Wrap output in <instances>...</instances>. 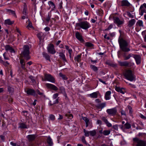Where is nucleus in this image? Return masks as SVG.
I'll return each mask as SVG.
<instances>
[{
    "label": "nucleus",
    "instance_id": "f257e3e1",
    "mask_svg": "<svg viewBox=\"0 0 146 146\" xmlns=\"http://www.w3.org/2000/svg\"><path fill=\"white\" fill-rule=\"evenodd\" d=\"M118 42L119 46L122 51L121 54L124 60L128 59V43L127 42L124 40L120 36L118 39Z\"/></svg>",
    "mask_w": 146,
    "mask_h": 146
},
{
    "label": "nucleus",
    "instance_id": "f03ea898",
    "mask_svg": "<svg viewBox=\"0 0 146 146\" xmlns=\"http://www.w3.org/2000/svg\"><path fill=\"white\" fill-rule=\"evenodd\" d=\"M29 54V46L25 45L23 47V50L21 54L22 57H24L25 59L28 60L31 58Z\"/></svg>",
    "mask_w": 146,
    "mask_h": 146
},
{
    "label": "nucleus",
    "instance_id": "7ed1b4c3",
    "mask_svg": "<svg viewBox=\"0 0 146 146\" xmlns=\"http://www.w3.org/2000/svg\"><path fill=\"white\" fill-rule=\"evenodd\" d=\"M76 25V26L80 27L81 28L85 30L88 29L90 27V25L89 23L87 21L77 23Z\"/></svg>",
    "mask_w": 146,
    "mask_h": 146
},
{
    "label": "nucleus",
    "instance_id": "20e7f679",
    "mask_svg": "<svg viewBox=\"0 0 146 146\" xmlns=\"http://www.w3.org/2000/svg\"><path fill=\"white\" fill-rule=\"evenodd\" d=\"M133 141L137 146H146V142L145 141L136 138L133 139Z\"/></svg>",
    "mask_w": 146,
    "mask_h": 146
},
{
    "label": "nucleus",
    "instance_id": "39448f33",
    "mask_svg": "<svg viewBox=\"0 0 146 146\" xmlns=\"http://www.w3.org/2000/svg\"><path fill=\"white\" fill-rule=\"evenodd\" d=\"M28 140V145L29 146H33L34 145V143L33 142L35 138V135H29L27 137Z\"/></svg>",
    "mask_w": 146,
    "mask_h": 146
},
{
    "label": "nucleus",
    "instance_id": "423d86ee",
    "mask_svg": "<svg viewBox=\"0 0 146 146\" xmlns=\"http://www.w3.org/2000/svg\"><path fill=\"white\" fill-rule=\"evenodd\" d=\"M136 76L134 74V70H128V80L130 81H135Z\"/></svg>",
    "mask_w": 146,
    "mask_h": 146
},
{
    "label": "nucleus",
    "instance_id": "0eeeda50",
    "mask_svg": "<svg viewBox=\"0 0 146 146\" xmlns=\"http://www.w3.org/2000/svg\"><path fill=\"white\" fill-rule=\"evenodd\" d=\"M146 3H144L141 5L139 9V14L141 16L143 15L144 13H146Z\"/></svg>",
    "mask_w": 146,
    "mask_h": 146
},
{
    "label": "nucleus",
    "instance_id": "6e6552de",
    "mask_svg": "<svg viewBox=\"0 0 146 146\" xmlns=\"http://www.w3.org/2000/svg\"><path fill=\"white\" fill-rule=\"evenodd\" d=\"M131 56L133 58L137 65H139L141 64V56L140 55L131 54Z\"/></svg>",
    "mask_w": 146,
    "mask_h": 146
},
{
    "label": "nucleus",
    "instance_id": "1a4fd4ad",
    "mask_svg": "<svg viewBox=\"0 0 146 146\" xmlns=\"http://www.w3.org/2000/svg\"><path fill=\"white\" fill-rule=\"evenodd\" d=\"M106 112L109 115L114 116L116 114L117 110L115 108L108 109L106 110Z\"/></svg>",
    "mask_w": 146,
    "mask_h": 146
},
{
    "label": "nucleus",
    "instance_id": "9d476101",
    "mask_svg": "<svg viewBox=\"0 0 146 146\" xmlns=\"http://www.w3.org/2000/svg\"><path fill=\"white\" fill-rule=\"evenodd\" d=\"M45 78L46 80L51 82H55V79L50 74H46L45 75Z\"/></svg>",
    "mask_w": 146,
    "mask_h": 146
},
{
    "label": "nucleus",
    "instance_id": "9b49d317",
    "mask_svg": "<svg viewBox=\"0 0 146 146\" xmlns=\"http://www.w3.org/2000/svg\"><path fill=\"white\" fill-rule=\"evenodd\" d=\"M48 51L50 53L54 54L56 52V51L54 48V46L52 44H50L47 48Z\"/></svg>",
    "mask_w": 146,
    "mask_h": 146
},
{
    "label": "nucleus",
    "instance_id": "f8f14e48",
    "mask_svg": "<svg viewBox=\"0 0 146 146\" xmlns=\"http://www.w3.org/2000/svg\"><path fill=\"white\" fill-rule=\"evenodd\" d=\"M5 50L7 51H9L11 53H15V52L14 49L9 45H6L5 46Z\"/></svg>",
    "mask_w": 146,
    "mask_h": 146
},
{
    "label": "nucleus",
    "instance_id": "ddd939ff",
    "mask_svg": "<svg viewBox=\"0 0 146 146\" xmlns=\"http://www.w3.org/2000/svg\"><path fill=\"white\" fill-rule=\"evenodd\" d=\"M113 19L114 23L116 24L118 27L122 24L123 23V21H121L118 17H114L113 18Z\"/></svg>",
    "mask_w": 146,
    "mask_h": 146
},
{
    "label": "nucleus",
    "instance_id": "4468645a",
    "mask_svg": "<svg viewBox=\"0 0 146 146\" xmlns=\"http://www.w3.org/2000/svg\"><path fill=\"white\" fill-rule=\"evenodd\" d=\"M46 86L48 88L51 89L55 91H57L58 90V88L55 86L49 83L46 84Z\"/></svg>",
    "mask_w": 146,
    "mask_h": 146
},
{
    "label": "nucleus",
    "instance_id": "2eb2a0df",
    "mask_svg": "<svg viewBox=\"0 0 146 146\" xmlns=\"http://www.w3.org/2000/svg\"><path fill=\"white\" fill-rule=\"evenodd\" d=\"M101 119L104 122L108 127H112V124L109 122L106 117L104 116L102 117L101 118Z\"/></svg>",
    "mask_w": 146,
    "mask_h": 146
},
{
    "label": "nucleus",
    "instance_id": "dca6fc26",
    "mask_svg": "<svg viewBox=\"0 0 146 146\" xmlns=\"http://www.w3.org/2000/svg\"><path fill=\"white\" fill-rule=\"evenodd\" d=\"M75 36L76 38L80 42H83L84 41V40L82 38V36L78 32H76V33Z\"/></svg>",
    "mask_w": 146,
    "mask_h": 146
},
{
    "label": "nucleus",
    "instance_id": "f3484780",
    "mask_svg": "<svg viewBox=\"0 0 146 146\" xmlns=\"http://www.w3.org/2000/svg\"><path fill=\"white\" fill-rule=\"evenodd\" d=\"M29 95L35 96L36 95L35 91L33 89H28L26 92Z\"/></svg>",
    "mask_w": 146,
    "mask_h": 146
},
{
    "label": "nucleus",
    "instance_id": "a211bd4d",
    "mask_svg": "<svg viewBox=\"0 0 146 146\" xmlns=\"http://www.w3.org/2000/svg\"><path fill=\"white\" fill-rule=\"evenodd\" d=\"M135 67V64L133 62H128V70H133Z\"/></svg>",
    "mask_w": 146,
    "mask_h": 146
},
{
    "label": "nucleus",
    "instance_id": "6ab92c4d",
    "mask_svg": "<svg viewBox=\"0 0 146 146\" xmlns=\"http://www.w3.org/2000/svg\"><path fill=\"white\" fill-rule=\"evenodd\" d=\"M20 62L21 65V68L24 70H26V68L25 67V60L23 59H21L20 60Z\"/></svg>",
    "mask_w": 146,
    "mask_h": 146
},
{
    "label": "nucleus",
    "instance_id": "aec40b11",
    "mask_svg": "<svg viewBox=\"0 0 146 146\" xmlns=\"http://www.w3.org/2000/svg\"><path fill=\"white\" fill-rule=\"evenodd\" d=\"M115 90L118 92H119L121 94H124L126 92L125 89L123 88H120L119 87H116L115 88Z\"/></svg>",
    "mask_w": 146,
    "mask_h": 146
},
{
    "label": "nucleus",
    "instance_id": "412c9836",
    "mask_svg": "<svg viewBox=\"0 0 146 146\" xmlns=\"http://www.w3.org/2000/svg\"><path fill=\"white\" fill-rule=\"evenodd\" d=\"M100 94L98 91L93 92L89 94L90 96L92 98H96L98 97V96Z\"/></svg>",
    "mask_w": 146,
    "mask_h": 146
},
{
    "label": "nucleus",
    "instance_id": "4be33fe9",
    "mask_svg": "<svg viewBox=\"0 0 146 146\" xmlns=\"http://www.w3.org/2000/svg\"><path fill=\"white\" fill-rule=\"evenodd\" d=\"M111 92L110 91L107 92L105 94V98L106 100H109L110 98Z\"/></svg>",
    "mask_w": 146,
    "mask_h": 146
},
{
    "label": "nucleus",
    "instance_id": "5701e85b",
    "mask_svg": "<svg viewBox=\"0 0 146 146\" xmlns=\"http://www.w3.org/2000/svg\"><path fill=\"white\" fill-rule=\"evenodd\" d=\"M82 119L85 122L86 127H87L90 123V120L88 118L86 117H82Z\"/></svg>",
    "mask_w": 146,
    "mask_h": 146
},
{
    "label": "nucleus",
    "instance_id": "b1692460",
    "mask_svg": "<svg viewBox=\"0 0 146 146\" xmlns=\"http://www.w3.org/2000/svg\"><path fill=\"white\" fill-rule=\"evenodd\" d=\"M59 56L64 61L67 62V60L66 58L65 55L63 53H60Z\"/></svg>",
    "mask_w": 146,
    "mask_h": 146
},
{
    "label": "nucleus",
    "instance_id": "393cba45",
    "mask_svg": "<svg viewBox=\"0 0 146 146\" xmlns=\"http://www.w3.org/2000/svg\"><path fill=\"white\" fill-rule=\"evenodd\" d=\"M23 4L24 5L23 13L24 15H26L27 14V6L25 3H24Z\"/></svg>",
    "mask_w": 146,
    "mask_h": 146
},
{
    "label": "nucleus",
    "instance_id": "a878e982",
    "mask_svg": "<svg viewBox=\"0 0 146 146\" xmlns=\"http://www.w3.org/2000/svg\"><path fill=\"white\" fill-rule=\"evenodd\" d=\"M135 23V20L134 19H132L130 20L128 22V26L131 27L133 26Z\"/></svg>",
    "mask_w": 146,
    "mask_h": 146
},
{
    "label": "nucleus",
    "instance_id": "bb28decb",
    "mask_svg": "<svg viewBox=\"0 0 146 146\" xmlns=\"http://www.w3.org/2000/svg\"><path fill=\"white\" fill-rule=\"evenodd\" d=\"M81 54H78L74 57V60L78 62H79L81 60Z\"/></svg>",
    "mask_w": 146,
    "mask_h": 146
},
{
    "label": "nucleus",
    "instance_id": "cd10ccee",
    "mask_svg": "<svg viewBox=\"0 0 146 146\" xmlns=\"http://www.w3.org/2000/svg\"><path fill=\"white\" fill-rule=\"evenodd\" d=\"M118 63L121 66L127 67L128 66V62L127 61H118Z\"/></svg>",
    "mask_w": 146,
    "mask_h": 146
},
{
    "label": "nucleus",
    "instance_id": "c85d7f7f",
    "mask_svg": "<svg viewBox=\"0 0 146 146\" xmlns=\"http://www.w3.org/2000/svg\"><path fill=\"white\" fill-rule=\"evenodd\" d=\"M136 25L141 27H143V23L142 21L139 20L136 23Z\"/></svg>",
    "mask_w": 146,
    "mask_h": 146
},
{
    "label": "nucleus",
    "instance_id": "c756f323",
    "mask_svg": "<svg viewBox=\"0 0 146 146\" xmlns=\"http://www.w3.org/2000/svg\"><path fill=\"white\" fill-rule=\"evenodd\" d=\"M19 127L21 129H25L27 128V126L25 123H19Z\"/></svg>",
    "mask_w": 146,
    "mask_h": 146
},
{
    "label": "nucleus",
    "instance_id": "7c9ffc66",
    "mask_svg": "<svg viewBox=\"0 0 146 146\" xmlns=\"http://www.w3.org/2000/svg\"><path fill=\"white\" fill-rule=\"evenodd\" d=\"M42 55L44 57L46 60H49L50 61V56L47 53L44 52H43L42 53Z\"/></svg>",
    "mask_w": 146,
    "mask_h": 146
},
{
    "label": "nucleus",
    "instance_id": "2f4dec72",
    "mask_svg": "<svg viewBox=\"0 0 146 146\" xmlns=\"http://www.w3.org/2000/svg\"><path fill=\"white\" fill-rule=\"evenodd\" d=\"M14 21H11L10 19H8L5 21V24L8 25H11L14 23Z\"/></svg>",
    "mask_w": 146,
    "mask_h": 146
},
{
    "label": "nucleus",
    "instance_id": "473e14b6",
    "mask_svg": "<svg viewBox=\"0 0 146 146\" xmlns=\"http://www.w3.org/2000/svg\"><path fill=\"white\" fill-rule=\"evenodd\" d=\"M119 127L122 129H128V121H127L126 123L123 125H120Z\"/></svg>",
    "mask_w": 146,
    "mask_h": 146
},
{
    "label": "nucleus",
    "instance_id": "72a5a7b5",
    "mask_svg": "<svg viewBox=\"0 0 146 146\" xmlns=\"http://www.w3.org/2000/svg\"><path fill=\"white\" fill-rule=\"evenodd\" d=\"M121 6H128V1L127 0H123L121 1Z\"/></svg>",
    "mask_w": 146,
    "mask_h": 146
},
{
    "label": "nucleus",
    "instance_id": "f704fd0d",
    "mask_svg": "<svg viewBox=\"0 0 146 146\" xmlns=\"http://www.w3.org/2000/svg\"><path fill=\"white\" fill-rule=\"evenodd\" d=\"M47 141L48 144L50 146H52L53 144V142L52 141V139L50 137H48L47 139Z\"/></svg>",
    "mask_w": 146,
    "mask_h": 146
},
{
    "label": "nucleus",
    "instance_id": "c9c22d12",
    "mask_svg": "<svg viewBox=\"0 0 146 146\" xmlns=\"http://www.w3.org/2000/svg\"><path fill=\"white\" fill-rule=\"evenodd\" d=\"M129 9V11L132 12L134 11V8L132 5L128 2V9Z\"/></svg>",
    "mask_w": 146,
    "mask_h": 146
},
{
    "label": "nucleus",
    "instance_id": "e433bc0d",
    "mask_svg": "<svg viewBox=\"0 0 146 146\" xmlns=\"http://www.w3.org/2000/svg\"><path fill=\"white\" fill-rule=\"evenodd\" d=\"M59 75L64 80H66L68 79V78L65 75L61 73H60L59 74Z\"/></svg>",
    "mask_w": 146,
    "mask_h": 146
},
{
    "label": "nucleus",
    "instance_id": "4c0bfd02",
    "mask_svg": "<svg viewBox=\"0 0 146 146\" xmlns=\"http://www.w3.org/2000/svg\"><path fill=\"white\" fill-rule=\"evenodd\" d=\"M0 62L3 65L5 66H7V65H9V63H8L7 61L6 62H4L1 59V57H0Z\"/></svg>",
    "mask_w": 146,
    "mask_h": 146
},
{
    "label": "nucleus",
    "instance_id": "58836bf2",
    "mask_svg": "<svg viewBox=\"0 0 146 146\" xmlns=\"http://www.w3.org/2000/svg\"><path fill=\"white\" fill-rule=\"evenodd\" d=\"M85 44L86 46L88 47H91L94 46V45L88 42H86Z\"/></svg>",
    "mask_w": 146,
    "mask_h": 146
},
{
    "label": "nucleus",
    "instance_id": "ea45409f",
    "mask_svg": "<svg viewBox=\"0 0 146 146\" xmlns=\"http://www.w3.org/2000/svg\"><path fill=\"white\" fill-rule=\"evenodd\" d=\"M110 133V130H105L103 131V134L105 136L108 135Z\"/></svg>",
    "mask_w": 146,
    "mask_h": 146
},
{
    "label": "nucleus",
    "instance_id": "a19ab883",
    "mask_svg": "<svg viewBox=\"0 0 146 146\" xmlns=\"http://www.w3.org/2000/svg\"><path fill=\"white\" fill-rule=\"evenodd\" d=\"M96 134V130H93L90 131V134L92 136H94Z\"/></svg>",
    "mask_w": 146,
    "mask_h": 146
},
{
    "label": "nucleus",
    "instance_id": "79ce46f5",
    "mask_svg": "<svg viewBox=\"0 0 146 146\" xmlns=\"http://www.w3.org/2000/svg\"><path fill=\"white\" fill-rule=\"evenodd\" d=\"M123 76L125 78L128 80V70H126L123 74Z\"/></svg>",
    "mask_w": 146,
    "mask_h": 146
},
{
    "label": "nucleus",
    "instance_id": "37998d69",
    "mask_svg": "<svg viewBox=\"0 0 146 146\" xmlns=\"http://www.w3.org/2000/svg\"><path fill=\"white\" fill-rule=\"evenodd\" d=\"M48 3L49 5H51L53 9L55 8V4L52 1H49L48 2Z\"/></svg>",
    "mask_w": 146,
    "mask_h": 146
},
{
    "label": "nucleus",
    "instance_id": "c03bdc74",
    "mask_svg": "<svg viewBox=\"0 0 146 146\" xmlns=\"http://www.w3.org/2000/svg\"><path fill=\"white\" fill-rule=\"evenodd\" d=\"M42 33H39L37 34V37L38 38L40 41L39 42V44H40L41 43V41L42 40Z\"/></svg>",
    "mask_w": 146,
    "mask_h": 146
},
{
    "label": "nucleus",
    "instance_id": "a18cd8bd",
    "mask_svg": "<svg viewBox=\"0 0 146 146\" xmlns=\"http://www.w3.org/2000/svg\"><path fill=\"white\" fill-rule=\"evenodd\" d=\"M65 116L67 117L69 119H71L73 117L72 115L69 113L66 114Z\"/></svg>",
    "mask_w": 146,
    "mask_h": 146
},
{
    "label": "nucleus",
    "instance_id": "49530a36",
    "mask_svg": "<svg viewBox=\"0 0 146 146\" xmlns=\"http://www.w3.org/2000/svg\"><path fill=\"white\" fill-rule=\"evenodd\" d=\"M83 132L84 133V135L86 137H88L89 136L90 134V131H86L85 129H83Z\"/></svg>",
    "mask_w": 146,
    "mask_h": 146
},
{
    "label": "nucleus",
    "instance_id": "de8ad7c7",
    "mask_svg": "<svg viewBox=\"0 0 146 146\" xmlns=\"http://www.w3.org/2000/svg\"><path fill=\"white\" fill-rule=\"evenodd\" d=\"M90 68L92 69L95 71H97L98 70L97 67L94 65H91Z\"/></svg>",
    "mask_w": 146,
    "mask_h": 146
},
{
    "label": "nucleus",
    "instance_id": "09e8293b",
    "mask_svg": "<svg viewBox=\"0 0 146 146\" xmlns=\"http://www.w3.org/2000/svg\"><path fill=\"white\" fill-rule=\"evenodd\" d=\"M106 106V103L105 102L100 104L99 105L98 107L99 108L102 109L103 108Z\"/></svg>",
    "mask_w": 146,
    "mask_h": 146
},
{
    "label": "nucleus",
    "instance_id": "8fccbe9b",
    "mask_svg": "<svg viewBox=\"0 0 146 146\" xmlns=\"http://www.w3.org/2000/svg\"><path fill=\"white\" fill-rule=\"evenodd\" d=\"M49 118L50 120H52V121L54 120L55 119V116H54V115L53 114H50L49 115Z\"/></svg>",
    "mask_w": 146,
    "mask_h": 146
},
{
    "label": "nucleus",
    "instance_id": "3c124183",
    "mask_svg": "<svg viewBox=\"0 0 146 146\" xmlns=\"http://www.w3.org/2000/svg\"><path fill=\"white\" fill-rule=\"evenodd\" d=\"M27 21L29 23H28V25H27V27H28V28H33V26H32V23H31V21H30L29 20L28 21Z\"/></svg>",
    "mask_w": 146,
    "mask_h": 146
},
{
    "label": "nucleus",
    "instance_id": "603ef678",
    "mask_svg": "<svg viewBox=\"0 0 146 146\" xmlns=\"http://www.w3.org/2000/svg\"><path fill=\"white\" fill-rule=\"evenodd\" d=\"M7 89L8 90L9 92H12L13 91V88L9 86H8Z\"/></svg>",
    "mask_w": 146,
    "mask_h": 146
},
{
    "label": "nucleus",
    "instance_id": "864d4df0",
    "mask_svg": "<svg viewBox=\"0 0 146 146\" xmlns=\"http://www.w3.org/2000/svg\"><path fill=\"white\" fill-rule=\"evenodd\" d=\"M128 109L129 110V113H130V115L132 117V113L133 112V110L132 108L130 106H128Z\"/></svg>",
    "mask_w": 146,
    "mask_h": 146
},
{
    "label": "nucleus",
    "instance_id": "5fc2aeb1",
    "mask_svg": "<svg viewBox=\"0 0 146 146\" xmlns=\"http://www.w3.org/2000/svg\"><path fill=\"white\" fill-rule=\"evenodd\" d=\"M113 27V25L112 24L110 25L107 29H106L104 30V31H107L110 30V29L112 28Z\"/></svg>",
    "mask_w": 146,
    "mask_h": 146
},
{
    "label": "nucleus",
    "instance_id": "6e6d98bb",
    "mask_svg": "<svg viewBox=\"0 0 146 146\" xmlns=\"http://www.w3.org/2000/svg\"><path fill=\"white\" fill-rule=\"evenodd\" d=\"M81 140L83 143L86 144H87V142L85 139V137H84L83 136L81 138Z\"/></svg>",
    "mask_w": 146,
    "mask_h": 146
},
{
    "label": "nucleus",
    "instance_id": "4d7b16f0",
    "mask_svg": "<svg viewBox=\"0 0 146 146\" xmlns=\"http://www.w3.org/2000/svg\"><path fill=\"white\" fill-rule=\"evenodd\" d=\"M36 92L37 93V94L43 96L44 94L42 92H40V91H39V90H38V89H37L36 90V91H35V92Z\"/></svg>",
    "mask_w": 146,
    "mask_h": 146
},
{
    "label": "nucleus",
    "instance_id": "13d9d810",
    "mask_svg": "<svg viewBox=\"0 0 146 146\" xmlns=\"http://www.w3.org/2000/svg\"><path fill=\"white\" fill-rule=\"evenodd\" d=\"M51 17V15L50 14H48L47 17L46 19V21L48 22L50 20Z\"/></svg>",
    "mask_w": 146,
    "mask_h": 146
},
{
    "label": "nucleus",
    "instance_id": "bf43d9fd",
    "mask_svg": "<svg viewBox=\"0 0 146 146\" xmlns=\"http://www.w3.org/2000/svg\"><path fill=\"white\" fill-rule=\"evenodd\" d=\"M58 93H56L54 94L53 96V99H55L57 98L58 95Z\"/></svg>",
    "mask_w": 146,
    "mask_h": 146
},
{
    "label": "nucleus",
    "instance_id": "052dcab7",
    "mask_svg": "<svg viewBox=\"0 0 146 146\" xmlns=\"http://www.w3.org/2000/svg\"><path fill=\"white\" fill-rule=\"evenodd\" d=\"M8 11H10V12L15 17H16V15L15 11L11 10H9Z\"/></svg>",
    "mask_w": 146,
    "mask_h": 146
},
{
    "label": "nucleus",
    "instance_id": "680f3d73",
    "mask_svg": "<svg viewBox=\"0 0 146 146\" xmlns=\"http://www.w3.org/2000/svg\"><path fill=\"white\" fill-rule=\"evenodd\" d=\"M29 78L30 79V80H31V81L33 83H34L35 82V80L33 78V76H29Z\"/></svg>",
    "mask_w": 146,
    "mask_h": 146
},
{
    "label": "nucleus",
    "instance_id": "e2e57ef3",
    "mask_svg": "<svg viewBox=\"0 0 146 146\" xmlns=\"http://www.w3.org/2000/svg\"><path fill=\"white\" fill-rule=\"evenodd\" d=\"M113 128L115 130L117 131L118 130V127L117 125H114L113 126Z\"/></svg>",
    "mask_w": 146,
    "mask_h": 146
},
{
    "label": "nucleus",
    "instance_id": "0e129e2a",
    "mask_svg": "<svg viewBox=\"0 0 146 146\" xmlns=\"http://www.w3.org/2000/svg\"><path fill=\"white\" fill-rule=\"evenodd\" d=\"M6 54V53L5 52L4 53V54H3V56H4V59H5V60H9V58L8 57H6L5 55Z\"/></svg>",
    "mask_w": 146,
    "mask_h": 146
},
{
    "label": "nucleus",
    "instance_id": "69168bd1",
    "mask_svg": "<svg viewBox=\"0 0 146 146\" xmlns=\"http://www.w3.org/2000/svg\"><path fill=\"white\" fill-rule=\"evenodd\" d=\"M50 30V28L48 27H46L44 29V30L46 32H48Z\"/></svg>",
    "mask_w": 146,
    "mask_h": 146
},
{
    "label": "nucleus",
    "instance_id": "338daca9",
    "mask_svg": "<svg viewBox=\"0 0 146 146\" xmlns=\"http://www.w3.org/2000/svg\"><path fill=\"white\" fill-rule=\"evenodd\" d=\"M10 144L13 146H17V145H17L16 143H14L13 142H11Z\"/></svg>",
    "mask_w": 146,
    "mask_h": 146
},
{
    "label": "nucleus",
    "instance_id": "774afa93",
    "mask_svg": "<svg viewBox=\"0 0 146 146\" xmlns=\"http://www.w3.org/2000/svg\"><path fill=\"white\" fill-rule=\"evenodd\" d=\"M99 13L101 15L103 14V11L102 9H100L99 10Z\"/></svg>",
    "mask_w": 146,
    "mask_h": 146
}]
</instances>
